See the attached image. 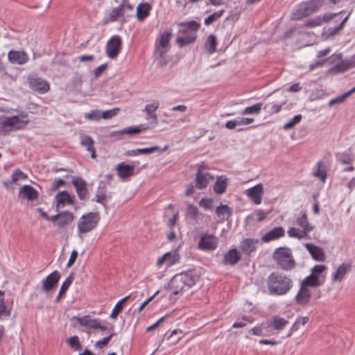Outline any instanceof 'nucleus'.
Listing matches in <instances>:
<instances>
[{"mask_svg": "<svg viewBox=\"0 0 355 355\" xmlns=\"http://www.w3.org/2000/svg\"><path fill=\"white\" fill-rule=\"evenodd\" d=\"M227 187V178L223 179V177H219L214 185V191L217 194H223L226 191Z\"/></svg>", "mask_w": 355, "mask_h": 355, "instance_id": "e433bc0d", "label": "nucleus"}, {"mask_svg": "<svg viewBox=\"0 0 355 355\" xmlns=\"http://www.w3.org/2000/svg\"><path fill=\"white\" fill-rule=\"evenodd\" d=\"M171 31H164L161 33L159 38L155 43V54L159 57H164L168 51L170 44L169 42L172 37Z\"/></svg>", "mask_w": 355, "mask_h": 355, "instance_id": "39448f33", "label": "nucleus"}, {"mask_svg": "<svg viewBox=\"0 0 355 355\" xmlns=\"http://www.w3.org/2000/svg\"><path fill=\"white\" fill-rule=\"evenodd\" d=\"M218 239L213 234H204L201 236L198 243V249L204 251H212L217 248Z\"/></svg>", "mask_w": 355, "mask_h": 355, "instance_id": "6e6552de", "label": "nucleus"}, {"mask_svg": "<svg viewBox=\"0 0 355 355\" xmlns=\"http://www.w3.org/2000/svg\"><path fill=\"white\" fill-rule=\"evenodd\" d=\"M324 282V277H315L311 273L307 276L305 279H304L301 284L303 285V286L306 287H319L321 285H322Z\"/></svg>", "mask_w": 355, "mask_h": 355, "instance_id": "bb28decb", "label": "nucleus"}, {"mask_svg": "<svg viewBox=\"0 0 355 355\" xmlns=\"http://www.w3.org/2000/svg\"><path fill=\"white\" fill-rule=\"evenodd\" d=\"M308 232H309L304 229L302 231H299L295 227H290L289 230H288V234L290 237H294L298 239L307 238Z\"/></svg>", "mask_w": 355, "mask_h": 355, "instance_id": "37998d69", "label": "nucleus"}, {"mask_svg": "<svg viewBox=\"0 0 355 355\" xmlns=\"http://www.w3.org/2000/svg\"><path fill=\"white\" fill-rule=\"evenodd\" d=\"M309 322V317H301L298 318L295 322L293 324V327L291 328L292 331H296L298 328V324H301L302 325L306 324Z\"/></svg>", "mask_w": 355, "mask_h": 355, "instance_id": "774afa93", "label": "nucleus"}, {"mask_svg": "<svg viewBox=\"0 0 355 355\" xmlns=\"http://www.w3.org/2000/svg\"><path fill=\"white\" fill-rule=\"evenodd\" d=\"M241 259V253L236 248L229 250L223 257L224 265L234 266Z\"/></svg>", "mask_w": 355, "mask_h": 355, "instance_id": "4468645a", "label": "nucleus"}, {"mask_svg": "<svg viewBox=\"0 0 355 355\" xmlns=\"http://www.w3.org/2000/svg\"><path fill=\"white\" fill-rule=\"evenodd\" d=\"M187 214L192 219H196L198 216V209L197 207L189 205L187 208Z\"/></svg>", "mask_w": 355, "mask_h": 355, "instance_id": "bf43d9fd", "label": "nucleus"}, {"mask_svg": "<svg viewBox=\"0 0 355 355\" xmlns=\"http://www.w3.org/2000/svg\"><path fill=\"white\" fill-rule=\"evenodd\" d=\"M327 269L326 266L324 265H315L312 269H311V274L314 275L315 277H323L322 276V273Z\"/></svg>", "mask_w": 355, "mask_h": 355, "instance_id": "680f3d73", "label": "nucleus"}, {"mask_svg": "<svg viewBox=\"0 0 355 355\" xmlns=\"http://www.w3.org/2000/svg\"><path fill=\"white\" fill-rule=\"evenodd\" d=\"M179 275L182 277V280L184 282L188 288L194 286L200 277V275L195 268L182 272L179 273Z\"/></svg>", "mask_w": 355, "mask_h": 355, "instance_id": "9d476101", "label": "nucleus"}, {"mask_svg": "<svg viewBox=\"0 0 355 355\" xmlns=\"http://www.w3.org/2000/svg\"><path fill=\"white\" fill-rule=\"evenodd\" d=\"M74 196H71L68 191H60L55 196L56 209L63 207L66 204L72 205L73 203Z\"/></svg>", "mask_w": 355, "mask_h": 355, "instance_id": "4be33fe9", "label": "nucleus"}, {"mask_svg": "<svg viewBox=\"0 0 355 355\" xmlns=\"http://www.w3.org/2000/svg\"><path fill=\"white\" fill-rule=\"evenodd\" d=\"M120 111V109L118 107L113 108L110 110H106L102 112V118L105 119H109L114 116H115Z\"/></svg>", "mask_w": 355, "mask_h": 355, "instance_id": "e2e57ef3", "label": "nucleus"}, {"mask_svg": "<svg viewBox=\"0 0 355 355\" xmlns=\"http://www.w3.org/2000/svg\"><path fill=\"white\" fill-rule=\"evenodd\" d=\"M29 87L34 92L40 94H44L50 89L49 83L40 77L28 78Z\"/></svg>", "mask_w": 355, "mask_h": 355, "instance_id": "1a4fd4ad", "label": "nucleus"}, {"mask_svg": "<svg viewBox=\"0 0 355 355\" xmlns=\"http://www.w3.org/2000/svg\"><path fill=\"white\" fill-rule=\"evenodd\" d=\"M125 8V3H122L118 7L112 10L108 17V21H115L118 17L123 16V10Z\"/></svg>", "mask_w": 355, "mask_h": 355, "instance_id": "4c0bfd02", "label": "nucleus"}, {"mask_svg": "<svg viewBox=\"0 0 355 355\" xmlns=\"http://www.w3.org/2000/svg\"><path fill=\"white\" fill-rule=\"evenodd\" d=\"M67 343L71 348H73L75 350H80L82 348L79 338L77 336L70 337L67 340Z\"/></svg>", "mask_w": 355, "mask_h": 355, "instance_id": "864d4df0", "label": "nucleus"}, {"mask_svg": "<svg viewBox=\"0 0 355 355\" xmlns=\"http://www.w3.org/2000/svg\"><path fill=\"white\" fill-rule=\"evenodd\" d=\"M131 297V294L125 297L119 301L113 309L110 317L111 318L115 319L117 315L122 311L124 304L127 302V300Z\"/></svg>", "mask_w": 355, "mask_h": 355, "instance_id": "ea45409f", "label": "nucleus"}, {"mask_svg": "<svg viewBox=\"0 0 355 355\" xmlns=\"http://www.w3.org/2000/svg\"><path fill=\"white\" fill-rule=\"evenodd\" d=\"M180 259L179 254L176 250L165 253L160 257L157 262V266L160 267L164 263H166L167 266H171L175 264Z\"/></svg>", "mask_w": 355, "mask_h": 355, "instance_id": "dca6fc26", "label": "nucleus"}, {"mask_svg": "<svg viewBox=\"0 0 355 355\" xmlns=\"http://www.w3.org/2000/svg\"><path fill=\"white\" fill-rule=\"evenodd\" d=\"M351 268L350 264L342 263L332 275L333 281H341Z\"/></svg>", "mask_w": 355, "mask_h": 355, "instance_id": "72a5a7b5", "label": "nucleus"}, {"mask_svg": "<svg viewBox=\"0 0 355 355\" xmlns=\"http://www.w3.org/2000/svg\"><path fill=\"white\" fill-rule=\"evenodd\" d=\"M259 241L257 239L247 238L241 241L240 249L246 256L250 257L251 254L257 249V245Z\"/></svg>", "mask_w": 355, "mask_h": 355, "instance_id": "ddd939ff", "label": "nucleus"}, {"mask_svg": "<svg viewBox=\"0 0 355 355\" xmlns=\"http://www.w3.org/2000/svg\"><path fill=\"white\" fill-rule=\"evenodd\" d=\"M213 200L210 198H202L199 202L200 207L205 209H212Z\"/></svg>", "mask_w": 355, "mask_h": 355, "instance_id": "338daca9", "label": "nucleus"}, {"mask_svg": "<svg viewBox=\"0 0 355 355\" xmlns=\"http://www.w3.org/2000/svg\"><path fill=\"white\" fill-rule=\"evenodd\" d=\"M8 60L12 64H24L28 60V56L24 51L11 50L8 54Z\"/></svg>", "mask_w": 355, "mask_h": 355, "instance_id": "a211bd4d", "label": "nucleus"}, {"mask_svg": "<svg viewBox=\"0 0 355 355\" xmlns=\"http://www.w3.org/2000/svg\"><path fill=\"white\" fill-rule=\"evenodd\" d=\"M147 129V127H144L143 125H140L138 126H130L123 129L122 130H119L115 132L112 133V135H123L127 134L130 136L137 135L140 133L142 130H145Z\"/></svg>", "mask_w": 355, "mask_h": 355, "instance_id": "7c9ffc66", "label": "nucleus"}, {"mask_svg": "<svg viewBox=\"0 0 355 355\" xmlns=\"http://www.w3.org/2000/svg\"><path fill=\"white\" fill-rule=\"evenodd\" d=\"M179 26L184 28L181 31L183 33H184L186 31L189 30L197 31L200 27V23L194 20L186 22H181L180 24H179Z\"/></svg>", "mask_w": 355, "mask_h": 355, "instance_id": "a19ab883", "label": "nucleus"}, {"mask_svg": "<svg viewBox=\"0 0 355 355\" xmlns=\"http://www.w3.org/2000/svg\"><path fill=\"white\" fill-rule=\"evenodd\" d=\"M285 104V101L280 104H275L273 103H267L263 107V109L266 111L269 114H273L278 113L281 110L282 106Z\"/></svg>", "mask_w": 355, "mask_h": 355, "instance_id": "c03bdc74", "label": "nucleus"}, {"mask_svg": "<svg viewBox=\"0 0 355 355\" xmlns=\"http://www.w3.org/2000/svg\"><path fill=\"white\" fill-rule=\"evenodd\" d=\"M243 321L234 322L232 325L233 328H243L246 326L247 322L252 323L254 320L252 316L244 315L242 317Z\"/></svg>", "mask_w": 355, "mask_h": 355, "instance_id": "5fc2aeb1", "label": "nucleus"}, {"mask_svg": "<svg viewBox=\"0 0 355 355\" xmlns=\"http://www.w3.org/2000/svg\"><path fill=\"white\" fill-rule=\"evenodd\" d=\"M168 287L173 290V295H177L183 291L187 285L182 280V277L178 273L171 279Z\"/></svg>", "mask_w": 355, "mask_h": 355, "instance_id": "aec40b11", "label": "nucleus"}, {"mask_svg": "<svg viewBox=\"0 0 355 355\" xmlns=\"http://www.w3.org/2000/svg\"><path fill=\"white\" fill-rule=\"evenodd\" d=\"M272 257L277 266L283 270L290 271L296 266L291 249L288 247L277 248L273 252Z\"/></svg>", "mask_w": 355, "mask_h": 355, "instance_id": "f03ea898", "label": "nucleus"}, {"mask_svg": "<svg viewBox=\"0 0 355 355\" xmlns=\"http://www.w3.org/2000/svg\"><path fill=\"white\" fill-rule=\"evenodd\" d=\"M304 245L314 260L318 261H324L325 255L322 248L312 243H306Z\"/></svg>", "mask_w": 355, "mask_h": 355, "instance_id": "393cba45", "label": "nucleus"}, {"mask_svg": "<svg viewBox=\"0 0 355 355\" xmlns=\"http://www.w3.org/2000/svg\"><path fill=\"white\" fill-rule=\"evenodd\" d=\"M297 224L306 231L311 232L313 230V227L309 225L307 215L305 211L303 213L301 217L297 218Z\"/></svg>", "mask_w": 355, "mask_h": 355, "instance_id": "de8ad7c7", "label": "nucleus"}, {"mask_svg": "<svg viewBox=\"0 0 355 355\" xmlns=\"http://www.w3.org/2000/svg\"><path fill=\"white\" fill-rule=\"evenodd\" d=\"M217 44L218 42L216 35L211 34L208 36L205 43V48L209 54H213L216 51Z\"/></svg>", "mask_w": 355, "mask_h": 355, "instance_id": "f704fd0d", "label": "nucleus"}, {"mask_svg": "<svg viewBox=\"0 0 355 355\" xmlns=\"http://www.w3.org/2000/svg\"><path fill=\"white\" fill-rule=\"evenodd\" d=\"M302 120V115H295L289 122L286 123L284 125V130H290L293 128L296 124L299 123Z\"/></svg>", "mask_w": 355, "mask_h": 355, "instance_id": "4d7b16f0", "label": "nucleus"}, {"mask_svg": "<svg viewBox=\"0 0 355 355\" xmlns=\"http://www.w3.org/2000/svg\"><path fill=\"white\" fill-rule=\"evenodd\" d=\"M323 164L322 162H318L316 164V170L313 173L315 177L318 178L322 182H325L327 178V172L326 170L323 168Z\"/></svg>", "mask_w": 355, "mask_h": 355, "instance_id": "49530a36", "label": "nucleus"}, {"mask_svg": "<svg viewBox=\"0 0 355 355\" xmlns=\"http://www.w3.org/2000/svg\"><path fill=\"white\" fill-rule=\"evenodd\" d=\"M116 171L119 178L127 180L134 175L135 166L121 162L117 165Z\"/></svg>", "mask_w": 355, "mask_h": 355, "instance_id": "5701e85b", "label": "nucleus"}, {"mask_svg": "<svg viewBox=\"0 0 355 355\" xmlns=\"http://www.w3.org/2000/svg\"><path fill=\"white\" fill-rule=\"evenodd\" d=\"M322 24L321 17L318 16L313 19H308L303 25L304 27L313 28Z\"/></svg>", "mask_w": 355, "mask_h": 355, "instance_id": "13d9d810", "label": "nucleus"}, {"mask_svg": "<svg viewBox=\"0 0 355 355\" xmlns=\"http://www.w3.org/2000/svg\"><path fill=\"white\" fill-rule=\"evenodd\" d=\"M100 220L98 212H88L83 215L77 224L79 233L85 234L94 229Z\"/></svg>", "mask_w": 355, "mask_h": 355, "instance_id": "20e7f679", "label": "nucleus"}, {"mask_svg": "<svg viewBox=\"0 0 355 355\" xmlns=\"http://www.w3.org/2000/svg\"><path fill=\"white\" fill-rule=\"evenodd\" d=\"M284 229L281 227H275L272 230L268 232L261 237V241L265 243L270 242L273 240L278 239L284 236Z\"/></svg>", "mask_w": 355, "mask_h": 355, "instance_id": "b1692460", "label": "nucleus"}, {"mask_svg": "<svg viewBox=\"0 0 355 355\" xmlns=\"http://www.w3.org/2000/svg\"><path fill=\"white\" fill-rule=\"evenodd\" d=\"M151 6L148 3H141L137 7V18L138 21H143L150 15Z\"/></svg>", "mask_w": 355, "mask_h": 355, "instance_id": "cd10ccee", "label": "nucleus"}, {"mask_svg": "<svg viewBox=\"0 0 355 355\" xmlns=\"http://www.w3.org/2000/svg\"><path fill=\"white\" fill-rule=\"evenodd\" d=\"M336 157L338 161L343 164H350L354 161V157L349 153H338L336 155Z\"/></svg>", "mask_w": 355, "mask_h": 355, "instance_id": "3c124183", "label": "nucleus"}, {"mask_svg": "<svg viewBox=\"0 0 355 355\" xmlns=\"http://www.w3.org/2000/svg\"><path fill=\"white\" fill-rule=\"evenodd\" d=\"M159 106V103L158 102H154L153 103L146 105L144 110L147 113L148 117L153 119L155 125L158 123V118L155 112L158 109Z\"/></svg>", "mask_w": 355, "mask_h": 355, "instance_id": "473e14b6", "label": "nucleus"}, {"mask_svg": "<svg viewBox=\"0 0 355 355\" xmlns=\"http://www.w3.org/2000/svg\"><path fill=\"white\" fill-rule=\"evenodd\" d=\"M292 286L293 282L289 277L275 272L267 278V287L271 295H285Z\"/></svg>", "mask_w": 355, "mask_h": 355, "instance_id": "f257e3e1", "label": "nucleus"}, {"mask_svg": "<svg viewBox=\"0 0 355 355\" xmlns=\"http://www.w3.org/2000/svg\"><path fill=\"white\" fill-rule=\"evenodd\" d=\"M73 280V273H71L68 277H67V279L62 283V284L60 287V291H61V293H65L67 292L69 287L71 284Z\"/></svg>", "mask_w": 355, "mask_h": 355, "instance_id": "052dcab7", "label": "nucleus"}, {"mask_svg": "<svg viewBox=\"0 0 355 355\" xmlns=\"http://www.w3.org/2000/svg\"><path fill=\"white\" fill-rule=\"evenodd\" d=\"M243 9L241 8H235L232 10L229 16L227 17L226 20L236 21L239 19L240 15L242 12Z\"/></svg>", "mask_w": 355, "mask_h": 355, "instance_id": "6e6d98bb", "label": "nucleus"}, {"mask_svg": "<svg viewBox=\"0 0 355 355\" xmlns=\"http://www.w3.org/2000/svg\"><path fill=\"white\" fill-rule=\"evenodd\" d=\"M158 150H159V147L157 146H152L150 148H137V149L127 150L125 153V155L130 157V156H137L139 154H150V153H153Z\"/></svg>", "mask_w": 355, "mask_h": 355, "instance_id": "c756f323", "label": "nucleus"}, {"mask_svg": "<svg viewBox=\"0 0 355 355\" xmlns=\"http://www.w3.org/2000/svg\"><path fill=\"white\" fill-rule=\"evenodd\" d=\"M324 0H310L300 3L295 12L294 19H301L307 17L317 12L324 4Z\"/></svg>", "mask_w": 355, "mask_h": 355, "instance_id": "7ed1b4c3", "label": "nucleus"}, {"mask_svg": "<svg viewBox=\"0 0 355 355\" xmlns=\"http://www.w3.org/2000/svg\"><path fill=\"white\" fill-rule=\"evenodd\" d=\"M71 183L76 189L79 199L81 200H85L88 195L86 182L80 177H75L71 181Z\"/></svg>", "mask_w": 355, "mask_h": 355, "instance_id": "9b49d317", "label": "nucleus"}, {"mask_svg": "<svg viewBox=\"0 0 355 355\" xmlns=\"http://www.w3.org/2000/svg\"><path fill=\"white\" fill-rule=\"evenodd\" d=\"M288 323V321L282 318L275 317L269 324L270 327L275 330H282Z\"/></svg>", "mask_w": 355, "mask_h": 355, "instance_id": "79ce46f5", "label": "nucleus"}, {"mask_svg": "<svg viewBox=\"0 0 355 355\" xmlns=\"http://www.w3.org/2000/svg\"><path fill=\"white\" fill-rule=\"evenodd\" d=\"M342 54H333L327 60L329 62L333 63L337 60H339L336 64L329 69V71L331 73L337 74L347 71L353 67V64L351 61L343 60Z\"/></svg>", "mask_w": 355, "mask_h": 355, "instance_id": "423d86ee", "label": "nucleus"}, {"mask_svg": "<svg viewBox=\"0 0 355 355\" xmlns=\"http://www.w3.org/2000/svg\"><path fill=\"white\" fill-rule=\"evenodd\" d=\"M248 196L256 205H259L261 202L262 195L263 193V185L258 184L254 187L250 188L246 191Z\"/></svg>", "mask_w": 355, "mask_h": 355, "instance_id": "6ab92c4d", "label": "nucleus"}, {"mask_svg": "<svg viewBox=\"0 0 355 355\" xmlns=\"http://www.w3.org/2000/svg\"><path fill=\"white\" fill-rule=\"evenodd\" d=\"M17 119L15 117H5L1 121V128L5 130H13V121Z\"/></svg>", "mask_w": 355, "mask_h": 355, "instance_id": "603ef678", "label": "nucleus"}, {"mask_svg": "<svg viewBox=\"0 0 355 355\" xmlns=\"http://www.w3.org/2000/svg\"><path fill=\"white\" fill-rule=\"evenodd\" d=\"M74 219L73 213L69 211H63L60 212L59 221L55 224V226L63 229L69 225Z\"/></svg>", "mask_w": 355, "mask_h": 355, "instance_id": "a878e982", "label": "nucleus"}, {"mask_svg": "<svg viewBox=\"0 0 355 355\" xmlns=\"http://www.w3.org/2000/svg\"><path fill=\"white\" fill-rule=\"evenodd\" d=\"M86 117L92 121H99L102 118V112L98 110H92Z\"/></svg>", "mask_w": 355, "mask_h": 355, "instance_id": "69168bd1", "label": "nucleus"}, {"mask_svg": "<svg viewBox=\"0 0 355 355\" xmlns=\"http://www.w3.org/2000/svg\"><path fill=\"white\" fill-rule=\"evenodd\" d=\"M225 12V10L223 9L218 10L216 12H214L211 15H209L207 18L205 19V24L206 26H209L214 22L218 20Z\"/></svg>", "mask_w": 355, "mask_h": 355, "instance_id": "09e8293b", "label": "nucleus"}, {"mask_svg": "<svg viewBox=\"0 0 355 355\" xmlns=\"http://www.w3.org/2000/svg\"><path fill=\"white\" fill-rule=\"evenodd\" d=\"M17 120L13 121V128L14 130H19L25 128V126L28 124V121H22L17 116H13Z\"/></svg>", "mask_w": 355, "mask_h": 355, "instance_id": "0e129e2a", "label": "nucleus"}, {"mask_svg": "<svg viewBox=\"0 0 355 355\" xmlns=\"http://www.w3.org/2000/svg\"><path fill=\"white\" fill-rule=\"evenodd\" d=\"M122 47V40L119 35H113L107 41L105 53L110 59H115L119 54Z\"/></svg>", "mask_w": 355, "mask_h": 355, "instance_id": "0eeeda50", "label": "nucleus"}, {"mask_svg": "<svg viewBox=\"0 0 355 355\" xmlns=\"http://www.w3.org/2000/svg\"><path fill=\"white\" fill-rule=\"evenodd\" d=\"M60 278V274L55 270L49 274L43 281L42 290L44 292H49L55 288Z\"/></svg>", "mask_w": 355, "mask_h": 355, "instance_id": "f8f14e48", "label": "nucleus"}, {"mask_svg": "<svg viewBox=\"0 0 355 355\" xmlns=\"http://www.w3.org/2000/svg\"><path fill=\"white\" fill-rule=\"evenodd\" d=\"M28 176L26 174H25L24 172H22L20 169H16L12 175V180L9 181L8 182H3V184L8 187V184H11L12 182H16L20 179L26 180L27 179Z\"/></svg>", "mask_w": 355, "mask_h": 355, "instance_id": "8fccbe9b", "label": "nucleus"}, {"mask_svg": "<svg viewBox=\"0 0 355 355\" xmlns=\"http://www.w3.org/2000/svg\"><path fill=\"white\" fill-rule=\"evenodd\" d=\"M19 197L34 201L38 198L39 193L31 185H24L19 189Z\"/></svg>", "mask_w": 355, "mask_h": 355, "instance_id": "412c9836", "label": "nucleus"}, {"mask_svg": "<svg viewBox=\"0 0 355 355\" xmlns=\"http://www.w3.org/2000/svg\"><path fill=\"white\" fill-rule=\"evenodd\" d=\"M13 300L5 297L0 298V320H3L11 315Z\"/></svg>", "mask_w": 355, "mask_h": 355, "instance_id": "f3484780", "label": "nucleus"}, {"mask_svg": "<svg viewBox=\"0 0 355 355\" xmlns=\"http://www.w3.org/2000/svg\"><path fill=\"white\" fill-rule=\"evenodd\" d=\"M94 140L89 135H85L81 137L80 144L82 146L87 148V150L91 153V157L92 158L96 157V150L94 147Z\"/></svg>", "mask_w": 355, "mask_h": 355, "instance_id": "c85d7f7f", "label": "nucleus"}, {"mask_svg": "<svg viewBox=\"0 0 355 355\" xmlns=\"http://www.w3.org/2000/svg\"><path fill=\"white\" fill-rule=\"evenodd\" d=\"M209 177L210 175L208 173H202L199 170L196 173V187L200 189L206 188L209 183L208 178Z\"/></svg>", "mask_w": 355, "mask_h": 355, "instance_id": "2f4dec72", "label": "nucleus"}, {"mask_svg": "<svg viewBox=\"0 0 355 355\" xmlns=\"http://www.w3.org/2000/svg\"><path fill=\"white\" fill-rule=\"evenodd\" d=\"M263 104L261 103H256L252 106L245 107L241 112L243 115L245 114H258L262 109Z\"/></svg>", "mask_w": 355, "mask_h": 355, "instance_id": "a18cd8bd", "label": "nucleus"}, {"mask_svg": "<svg viewBox=\"0 0 355 355\" xmlns=\"http://www.w3.org/2000/svg\"><path fill=\"white\" fill-rule=\"evenodd\" d=\"M311 291L309 287L303 286L300 284V287L295 296L296 302L300 305H306L309 303L311 297Z\"/></svg>", "mask_w": 355, "mask_h": 355, "instance_id": "2eb2a0df", "label": "nucleus"}, {"mask_svg": "<svg viewBox=\"0 0 355 355\" xmlns=\"http://www.w3.org/2000/svg\"><path fill=\"white\" fill-rule=\"evenodd\" d=\"M216 214L223 219H228L232 214V210L227 205H221L216 209Z\"/></svg>", "mask_w": 355, "mask_h": 355, "instance_id": "c9c22d12", "label": "nucleus"}, {"mask_svg": "<svg viewBox=\"0 0 355 355\" xmlns=\"http://www.w3.org/2000/svg\"><path fill=\"white\" fill-rule=\"evenodd\" d=\"M196 38L197 35L196 33H194L192 35H186L184 37H178L176 39V43L179 47L182 48L184 46L193 43L196 40Z\"/></svg>", "mask_w": 355, "mask_h": 355, "instance_id": "58836bf2", "label": "nucleus"}]
</instances>
